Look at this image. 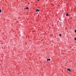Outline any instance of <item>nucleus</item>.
I'll list each match as a JSON object with an SVG mask.
<instances>
[{
    "instance_id": "obj_6",
    "label": "nucleus",
    "mask_w": 76,
    "mask_h": 76,
    "mask_svg": "<svg viewBox=\"0 0 76 76\" xmlns=\"http://www.w3.org/2000/svg\"><path fill=\"white\" fill-rule=\"evenodd\" d=\"M26 9H28V7H27L26 8Z\"/></svg>"
},
{
    "instance_id": "obj_7",
    "label": "nucleus",
    "mask_w": 76,
    "mask_h": 76,
    "mask_svg": "<svg viewBox=\"0 0 76 76\" xmlns=\"http://www.w3.org/2000/svg\"><path fill=\"white\" fill-rule=\"evenodd\" d=\"M1 10H0V13H1Z\"/></svg>"
},
{
    "instance_id": "obj_10",
    "label": "nucleus",
    "mask_w": 76,
    "mask_h": 76,
    "mask_svg": "<svg viewBox=\"0 0 76 76\" xmlns=\"http://www.w3.org/2000/svg\"><path fill=\"white\" fill-rule=\"evenodd\" d=\"M38 0V1H39V0Z\"/></svg>"
},
{
    "instance_id": "obj_3",
    "label": "nucleus",
    "mask_w": 76,
    "mask_h": 76,
    "mask_svg": "<svg viewBox=\"0 0 76 76\" xmlns=\"http://www.w3.org/2000/svg\"><path fill=\"white\" fill-rule=\"evenodd\" d=\"M69 14L68 13L66 14V16H69Z\"/></svg>"
},
{
    "instance_id": "obj_2",
    "label": "nucleus",
    "mask_w": 76,
    "mask_h": 76,
    "mask_svg": "<svg viewBox=\"0 0 76 76\" xmlns=\"http://www.w3.org/2000/svg\"><path fill=\"white\" fill-rule=\"evenodd\" d=\"M39 10L37 9L36 10V11L37 12H39Z\"/></svg>"
},
{
    "instance_id": "obj_5",
    "label": "nucleus",
    "mask_w": 76,
    "mask_h": 76,
    "mask_svg": "<svg viewBox=\"0 0 76 76\" xmlns=\"http://www.w3.org/2000/svg\"><path fill=\"white\" fill-rule=\"evenodd\" d=\"M59 37H61V34H59Z\"/></svg>"
},
{
    "instance_id": "obj_1",
    "label": "nucleus",
    "mask_w": 76,
    "mask_h": 76,
    "mask_svg": "<svg viewBox=\"0 0 76 76\" xmlns=\"http://www.w3.org/2000/svg\"><path fill=\"white\" fill-rule=\"evenodd\" d=\"M67 70H69V72H71V70H70V69L69 68H68L67 69Z\"/></svg>"
},
{
    "instance_id": "obj_4",
    "label": "nucleus",
    "mask_w": 76,
    "mask_h": 76,
    "mask_svg": "<svg viewBox=\"0 0 76 76\" xmlns=\"http://www.w3.org/2000/svg\"><path fill=\"white\" fill-rule=\"evenodd\" d=\"M47 61H50V59H48L47 60Z\"/></svg>"
},
{
    "instance_id": "obj_8",
    "label": "nucleus",
    "mask_w": 76,
    "mask_h": 76,
    "mask_svg": "<svg viewBox=\"0 0 76 76\" xmlns=\"http://www.w3.org/2000/svg\"><path fill=\"white\" fill-rule=\"evenodd\" d=\"M75 32L76 33V30H75Z\"/></svg>"
},
{
    "instance_id": "obj_9",
    "label": "nucleus",
    "mask_w": 76,
    "mask_h": 76,
    "mask_svg": "<svg viewBox=\"0 0 76 76\" xmlns=\"http://www.w3.org/2000/svg\"><path fill=\"white\" fill-rule=\"evenodd\" d=\"M75 40H76V38H75Z\"/></svg>"
}]
</instances>
